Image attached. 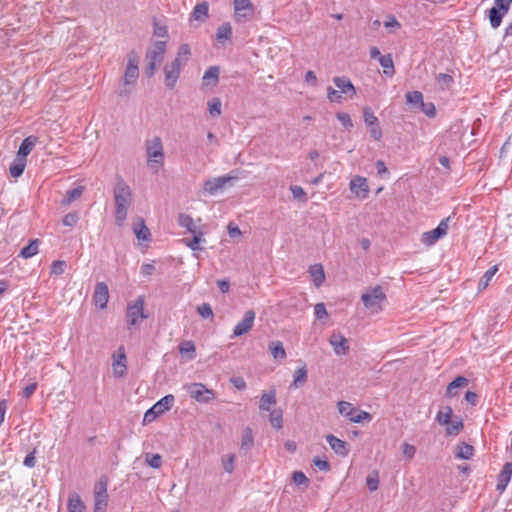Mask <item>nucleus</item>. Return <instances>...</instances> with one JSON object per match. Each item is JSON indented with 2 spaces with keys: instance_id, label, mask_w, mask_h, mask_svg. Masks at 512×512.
Masks as SVG:
<instances>
[{
  "instance_id": "obj_1",
  "label": "nucleus",
  "mask_w": 512,
  "mask_h": 512,
  "mask_svg": "<svg viewBox=\"0 0 512 512\" xmlns=\"http://www.w3.org/2000/svg\"><path fill=\"white\" fill-rule=\"evenodd\" d=\"M115 222L122 226L127 218L128 209L132 203V191L126 182L119 178L114 187Z\"/></svg>"
},
{
  "instance_id": "obj_2",
  "label": "nucleus",
  "mask_w": 512,
  "mask_h": 512,
  "mask_svg": "<svg viewBox=\"0 0 512 512\" xmlns=\"http://www.w3.org/2000/svg\"><path fill=\"white\" fill-rule=\"evenodd\" d=\"M138 63L139 58L137 54L135 52L129 53L124 77L117 91L119 96H128L131 93L132 87L139 77Z\"/></svg>"
},
{
  "instance_id": "obj_3",
  "label": "nucleus",
  "mask_w": 512,
  "mask_h": 512,
  "mask_svg": "<svg viewBox=\"0 0 512 512\" xmlns=\"http://www.w3.org/2000/svg\"><path fill=\"white\" fill-rule=\"evenodd\" d=\"M145 150L147 156V165L149 168L158 172L164 164L165 154L163 143L160 137L154 136L145 141Z\"/></svg>"
},
{
  "instance_id": "obj_4",
  "label": "nucleus",
  "mask_w": 512,
  "mask_h": 512,
  "mask_svg": "<svg viewBox=\"0 0 512 512\" xmlns=\"http://www.w3.org/2000/svg\"><path fill=\"white\" fill-rule=\"evenodd\" d=\"M237 170L231 171L227 175L210 178L204 182L203 185V193L209 195H215L218 191L222 190L227 184L232 183L233 181L239 179Z\"/></svg>"
},
{
  "instance_id": "obj_5",
  "label": "nucleus",
  "mask_w": 512,
  "mask_h": 512,
  "mask_svg": "<svg viewBox=\"0 0 512 512\" xmlns=\"http://www.w3.org/2000/svg\"><path fill=\"white\" fill-rule=\"evenodd\" d=\"M108 479L106 476L100 477L94 486V511L106 512L108 506Z\"/></svg>"
},
{
  "instance_id": "obj_6",
  "label": "nucleus",
  "mask_w": 512,
  "mask_h": 512,
  "mask_svg": "<svg viewBox=\"0 0 512 512\" xmlns=\"http://www.w3.org/2000/svg\"><path fill=\"white\" fill-rule=\"evenodd\" d=\"M386 299L382 288L375 286L374 288L362 294L361 300L364 306L371 312H379L381 310V303Z\"/></svg>"
},
{
  "instance_id": "obj_7",
  "label": "nucleus",
  "mask_w": 512,
  "mask_h": 512,
  "mask_svg": "<svg viewBox=\"0 0 512 512\" xmlns=\"http://www.w3.org/2000/svg\"><path fill=\"white\" fill-rule=\"evenodd\" d=\"M175 401L173 395L169 394L161 398L158 402H156L150 409H148L145 414L143 421L144 423H150L154 421L159 415L163 414L165 411L171 409Z\"/></svg>"
},
{
  "instance_id": "obj_8",
  "label": "nucleus",
  "mask_w": 512,
  "mask_h": 512,
  "mask_svg": "<svg viewBox=\"0 0 512 512\" xmlns=\"http://www.w3.org/2000/svg\"><path fill=\"white\" fill-rule=\"evenodd\" d=\"M450 219V216L444 218L435 229L424 232L421 236V242L426 246H432L439 239L443 238L448 232Z\"/></svg>"
},
{
  "instance_id": "obj_9",
  "label": "nucleus",
  "mask_w": 512,
  "mask_h": 512,
  "mask_svg": "<svg viewBox=\"0 0 512 512\" xmlns=\"http://www.w3.org/2000/svg\"><path fill=\"white\" fill-rule=\"evenodd\" d=\"M126 317L129 329L138 324L139 320L148 318V315L144 313V298L142 296L128 305Z\"/></svg>"
},
{
  "instance_id": "obj_10",
  "label": "nucleus",
  "mask_w": 512,
  "mask_h": 512,
  "mask_svg": "<svg viewBox=\"0 0 512 512\" xmlns=\"http://www.w3.org/2000/svg\"><path fill=\"white\" fill-rule=\"evenodd\" d=\"M234 20L244 23L252 19L254 7L250 0H234Z\"/></svg>"
},
{
  "instance_id": "obj_11",
  "label": "nucleus",
  "mask_w": 512,
  "mask_h": 512,
  "mask_svg": "<svg viewBox=\"0 0 512 512\" xmlns=\"http://www.w3.org/2000/svg\"><path fill=\"white\" fill-rule=\"evenodd\" d=\"M190 397L201 403H208L215 398L212 390L206 388L202 383H191L187 386Z\"/></svg>"
},
{
  "instance_id": "obj_12",
  "label": "nucleus",
  "mask_w": 512,
  "mask_h": 512,
  "mask_svg": "<svg viewBox=\"0 0 512 512\" xmlns=\"http://www.w3.org/2000/svg\"><path fill=\"white\" fill-rule=\"evenodd\" d=\"M183 67L178 60H173L164 66V83L167 88L173 89L176 86Z\"/></svg>"
},
{
  "instance_id": "obj_13",
  "label": "nucleus",
  "mask_w": 512,
  "mask_h": 512,
  "mask_svg": "<svg viewBox=\"0 0 512 512\" xmlns=\"http://www.w3.org/2000/svg\"><path fill=\"white\" fill-rule=\"evenodd\" d=\"M364 122L369 128L370 136L379 141L382 138V130L378 118L375 116L371 108L365 107L363 109Z\"/></svg>"
},
{
  "instance_id": "obj_14",
  "label": "nucleus",
  "mask_w": 512,
  "mask_h": 512,
  "mask_svg": "<svg viewBox=\"0 0 512 512\" xmlns=\"http://www.w3.org/2000/svg\"><path fill=\"white\" fill-rule=\"evenodd\" d=\"M167 43L166 41H156L146 52V60L160 64L166 53Z\"/></svg>"
},
{
  "instance_id": "obj_15",
  "label": "nucleus",
  "mask_w": 512,
  "mask_h": 512,
  "mask_svg": "<svg viewBox=\"0 0 512 512\" xmlns=\"http://www.w3.org/2000/svg\"><path fill=\"white\" fill-rule=\"evenodd\" d=\"M254 320L255 312L253 310H247L243 319L235 326L233 330V337H240L248 333L254 325Z\"/></svg>"
},
{
  "instance_id": "obj_16",
  "label": "nucleus",
  "mask_w": 512,
  "mask_h": 512,
  "mask_svg": "<svg viewBox=\"0 0 512 512\" xmlns=\"http://www.w3.org/2000/svg\"><path fill=\"white\" fill-rule=\"evenodd\" d=\"M108 300H109L108 286L104 282H98L95 286V291H94V295H93L94 304L98 308L104 309L107 307Z\"/></svg>"
},
{
  "instance_id": "obj_17",
  "label": "nucleus",
  "mask_w": 512,
  "mask_h": 512,
  "mask_svg": "<svg viewBox=\"0 0 512 512\" xmlns=\"http://www.w3.org/2000/svg\"><path fill=\"white\" fill-rule=\"evenodd\" d=\"M113 373L117 377H122L126 373V355L123 347H120L117 354L113 355Z\"/></svg>"
},
{
  "instance_id": "obj_18",
  "label": "nucleus",
  "mask_w": 512,
  "mask_h": 512,
  "mask_svg": "<svg viewBox=\"0 0 512 512\" xmlns=\"http://www.w3.org/2000/svg\"><path fill=\"white\" fill-rule=\"evenodd\" d=\"M350 190L352 193L356 194L361 198H366L369 193V187L367 184V179L361 176H355L350 181Z\"/></svg>"
},
{
  "instance_id": "obj_19",
  "label": "nucleus",
  "mask_w": 512,
  "mask_h": 512,
  "mask_svg": "<svg viewBox=\"0 0 512 512\" xmlns=\"http://www.w3.org/2000/svg\"><path fill=\"white\" fill-rule=\"evenodd\" d=\"M329 343L337 355H346L349 351L347 339L340 333H334L329 339Z\"/></svg>"
},
{
  "instance_id": "obj_20",
  "label": "nucleus",
  "mask_w": 512,
  "mask_h": 512,
  "mask_svg": "<svg viewBox=\"0 0 512 512\" xmlns=\"http://www.w3.org/2000/svg\"><path fill=\"white\" fill-rule=\"evenodd\" d=\"M326 440L329 443L331 449L339 456L345 457L349 453V445L337 438L336 436L330 434L326 436Z\"/></svg>"
},
{
  "instance_id": "obj_21",
  "label": "nucleus",
  "mask_w": 512,
  "mask_h": 512,
  "mask_svg": "<svg viewBox=\"0 0 512 512\" xmlns=\"http://www.w3.org/2000/svg\"><path fill=\"white\" fill-rule=\"evenodd\" d=\"M333 82L339 89V92L347 95L349 98H352L356 94V89L349 78L335 77Z\"/></svg>"
},
{
  "instance_id": "obj_22",
  "label": "nucleus",
  "mask_w": 512,
  "mask_h": 512,
  "mask_svg": "<svg viewBox=\"0 0 512 512\" xmlns=\"http://www.w3.org/2000/svg\"><path fill=\"white\" fill-rule=\"evenodd\" d=\"M219 74L220 69L218 66H211L209 67L203 77H202V84L206 87H214L217 85L219 80Z\"/></svg>"
},
{
  "instance_id": "obj_23",
  "label": "nucleus",
  "mask_w": 512,
  "mask_h": 512,
  "mask_svg": "<svg viewBox=\"0 0 512 512\" xmlns=\"http://www.w3.org/2000/svg\"><path fill=\"white\" fill-rule=\"evenodd\" d=\"M512 476V463L507 462L504 464L499 476H498V483H497V489L503 491L508 483L511 480Z\"/></svg>"
},
{
  "instance_id": "obj_24",
  "label": "nucleus",
  "mask_w": 512,
  "mask_h": 512,
  "mask_svg": "<svg viewBox=\"0 0 512 512\" xmlns=\"http://www.w3.org/2000/svg\"><path fill=\"white\" fill-rule=\"evenodd\" d=\"M133 231L140 241H148L150 240V230L145 225V222L142 218H138L137 221L133 224Z\"/></svg>"
},
{
  "instance_id": "obj_25",
  "label": "nucleus",
  "mask_w": 512,
  "mask_h": 512,
  "mask_svg": "<svg viewBox=\"0 0 512 512\" xmlns=\"http://www.w3.org/2000/svg\"><path fill=\"white\" fill-rule=\"evenodd\" d=\"M68 512H86V506L79 494L72 492L68 498Z\"/></svg>"
},
{
  "instance_id": "obj_26",
  "label": "nucleus",
  "mask_w": 512,
  "mask_h": 512,
  "mask_svg": "<svg viewBox=\"0 0 512 512\" xmlns=\"http://www.w3.org/2000/svg\"><path fill=\"white\" fill-rule=\"evenodd\" d=\"M37 142V138L34 136H29L25 138L20 144L19 150L17 152V157H22L26 159V157L31 153L35 144Z\"/></svg>"
},
{
  "instance_id": "obj_27",
  "label": "nucleus",
  "mask_w": 512,
  "mask_h": 512,
  "mask_svg": "<svg viewBox=\"0 0 512 512\" xmlns=\"http://www.w3.org/2000/svg\"><path fill=\"white\" fill-rule=\"evenodd\" d=\"M469 381L464 376H458L456 377L452 382H450L446 389V396L447 397H454L457 395L456 389L457 388H463L468 385Z\"/></svg>"
},
{
  "instance_id": "obj_28",
  "label": "nucleus",
  "mask_w": 512,
  "mask_h": 512,
  "mask_svg": "<svg viewBox=\"0 0 512 512\" xmlns=\"http://www.w3.org/2000/svg\"><path fill=\"white\" fill-rule=\"evenodd\" d=\"M232 37V27L229 22L221 24L216 31V40L224 44L226 41H230Z\"/></svg>"
},
{
  "instance_id": "obj_29",
  "label": "nucleus",
  "mask_w": 512,
  "mask_h": 512,
  "mask_svg": "<svg viewBox=\"0 0 512 512\" xmlns=\"http://www.w3.org/2000/svg\"><path fill=\"white\" fill-rule=\"evenodd\" d=\"M191 234L193 237L182 239L183 243L193 251L202 250L203 248L200 246V244L205 242V239L203 238V232L197 231L196 233Z\"/></svg>"
},
{
  "instance_id": "obj_30",
  "label": "nucleus",
  "mask_w": 512,
  "mask_h": 512,
  "mask_svg": "<svg viewBox=\"0 0 512 512\" xmlns=\"http://www.w3.org/2000/svg\"><path fill=\"white\" fill-rule=\"evenodd\" d=\"M276 404L275 390L264 392L261 396L259 409L261 411H270L272 405Z\"/></svg>"
},
{
  "instance_id": "obj_31",
  "label": "nucleus",
  "mask_w": 512,
  "mask_h": 512,
  "mask_svg": "<svg viewBox=\"0 0 512 512\" xmlns=\"http://www.w3.org/2000/svg\"><path fill=\"white\" fill-rule=\"evenodd\" d=\"M26 167V159L22 157H16V159L10 164L9 172L13 178L20 177Z\"/></svg>"
},
{
  "instance_id": "obj_32",
  "label": "nucleus",
  "mask_w": 512,
  "mask_h": 512,
  "mask_svg": "<svg viewBox=\"0 0 512 512\" xmlns=\"http://www.w3.org/2000/svg\"><path fill=\"white\" fill-rule=\"evenodd\" d=\"M309 273L313 279V282L316 287H320L324 280L325 274L321 264H314L309 268Z\"/></svg>"
},
{
  "instance_id": "obj_33",
  "label": "nucleus",
  "mask_w": 512,
  "mask_h": 512,
  "mask_svg": "<svg viewBox=\"0 0 512 512\" xmlns=\"http://www.w3.org/2000/svg\"><path fill=\"white\" fill-rule=\"evenodd\" d=\"M178 224L179 226L187 229V231H189L190 233H196L197 231H201L196 227L193 218L185 213L179 214Z\"/></svg>"
},
{
  "instance_id": "obj_34",
  "label": "nucleus",
  "mask_w": 512,
  "mask_h": 512,
  "mask_svg": "<svg viewBox=\"0 0 512 512\" xmlns=\"http://www.w3.org/2000/svg\"><path fill=\"white\" fill-rule=\"evenodd\" d=\"M497 271H498V266L494 265V266L490 267L484 273V275L481 277V279L478 282V291L479 292L485 290L489 286L490 281L492 280L494 275L497 273Z\"/></svg>"
},
{
  "instance_id": "obj_35",
  "label": "nucleus",
  "mask_w": 512,
  "mask_h": 512,
  "mask_svg": "<svg viewBox=\"0 0 512 512\" xmlns=\"http://www.w3.org/2000/svg\"><path fill=\"white\" fill-rule=\"evenodd\" d=\"M196 348L195 344L191 340H186L180 343L179 345V353L182 356H187L189 360H192L196 356Z\"/></svg>"
},
{
  "instance_id": "obj_36",
  "label": "nucleus",
  "mask_w": 512,
  "mask_h": 512,
  "mask_svg": "<svg viewBox=\"0 0 512 512\" xmlns=\"http://www.w3.org/2000/svg\"><path fill=\"white\" fill-rule=\"evenodd\" d=\"M209 5L206 1L198 3L192 12V17L197 21H204L208 17Z\"/></svg>"
},
{
  "instance_id": "obj_37",
  "label": "nucleus",
  "mask_w": 512,
  "mask_h": 512,
  "mask_svg": "<svg viewBox=\"0 0 512 512\" xmlns=\"http://www.w3.org/2000/svg\"><path fill=\"white\" fill-rule=\"evenodd\" d=\"M446 426V434L448 436H456L463 429V421L459 416H455L450 420V423Z\"/></svg>"
},
{
  "instance_id": "obj_38",
  "label": "nucleus",
  "mask_w": 512,
  "mask_h": 512,
  "mask_svg": "<svg viewBox=\"0 0 512 512\" xmlns=\"http://www.w3.org/2000/svg\"><path fill=\"white\" fill-rule=\"evenodd\" d=\"M307 369L305 366H302L301 368H298L295 370L293 374V382L291 384V387L293 388H299L304 385V383L307 381Z\"/></svg>"
},
{
  "instance_id": "obj_39",
  "label": "nucleus",
  "mask_w": 512,
  "mask_h": 512,
  "mask_svg": "<svg viewBox=\"0 0 512 512\" xmlns=\"http://www.w3.org/2000/svg\"><path fill=\"white\" fill-rule=\"evenodd\" d=\"M379 63L383 67V73L386 76L392 77L395 74L394 63L391 54L380 57Z\"/></svg>"
},
{
  "instance_id": "obj_40",
  "label": "nucleus",
  "mask_w": 512,
  "mask_h": 512,
  "mask_svg": "<svg viewBox=\"0 0 512 512\" xmlns=\"http://www.w3.org/2000/svg\"><path fill=\"white\" fill-rule=\"evenodd\" d=\"M253 445H254V437H253L252 429L250 427H246L242 432L240 448L242 450L248 451V450H251Z\"/></svg>"
},
{
  "instance_id": "obj_41",
  "label": "nucleus",
  "mask_w": 512,
  "mask_h": 512,
  "mask_svg": "<svg viewBox=\"0 0 512 512\" xmlns=\"http://www.w3.org/2000/svg\"><path fill=\"white\" fill-rule=\"evenodd\" d=\"M456 457L460 459L469 460L474 455V447L465 442L457 446Z\"/></svg>"
},
{
  "instance_id": "obj_42",
  "label": "nucleus",
  "mask_w": 512,
  "mask_h": 512,
  "mask_svg": "<svg viewBox=\"0 0 512 512\" xmlns=\"http://www.w3.org/2000/svg\"><path fill=\"white\" fill-rule=\"evenodd\" d=\"M506 13H504V11H502V9H500L499 7L497 6H493L490 10H489V19H490V23H491V26L493 28H497L500 26L501 22H502V18L503 16L505 15Z\"/></svg>"
},
{
  "instance_id": "obj_43",
  "label": "nucleus",
  "mask_w": 512,
  "mask_h": 512,
  "mask_svg": "<svg viewBox=\"0 0 512 512\" xmlns=\"http://www.w3.org/2000/svg\"><path fill=\"white\" fill-rule=\"evenodd\" d=\"M269 349L274 359L283 360L286 358V351L283 343L280 341H273L269 345Z\"/></svg>"
},
{
  "instance_id": "obj_44",
  "label": "nucleus",
  "mask_w": 512,
  "mask_h": 512,
  "mask_svg": "<svg viewBox=\"0 0 512 512\" xmlns=\"http://www.w3.org/2000/svg\"><path fill=\"white\" fill-rule=\"evenodd\" d=\"M452 415V408L450 406H444L438 411L436 420L440 425H448L452 419Z\"/></svg>"
},
{
  "instance_id": "obj_45",
  "label": "nucleus",
  "mask_w": 512,
  "mask_h": 512,
  "mask_svg": "<svg viewBox=\"0 0 512 512\" xmlns=\"http://www.w3.org/2000/svg\"><path fill=\"white\" fill-rule=\"evenodd\" d=\"M38 248H39V240L38 239L31 240L27 246H25L21 249L20 256H22L23 258H26V259L31 258L38 253Z\"/></svg>"
},
{
  "instance_id": "obj_46",
  "label": "nucleus",
  "mask_w": 512,
  "mask_h": 512,
  "mask_svg": "<svg viewBox=\"0 0 512 512\" xmlns=\"http://www.w3.org/2000/svg\"><path fill=\"white\" fill-rule=\"evenodd\" d=\"M190 55H191V50H190L189 45L188 44H181L179 49H178L177 56H176V58L174 60H178L180 64L185 66V64L187 63Z\"/></svg>"
},
{
  "instance_id": "obj_47",
  "label": "nucleus",
  "mask_w": 512,
  "mask_h": 512,
  "mask_svg": "<svg viewBox=\"0 0 512 512\" xmlns=\"http://www.w3.org/2000/svg\"><path fill=\"white\" fill-rule=\"evenodd\" d=\"M83 193V188L81 186H78L76 188H73L69 191H67L65 198L62 200L63 205H69L74 200L79 198Z\"/></svg>"
},
{
  "instance_id": "obj_48",
  "label": "nucleus",
  "mask_w": 512,
  "mask_h": 512,
  "mask_svg": "<svg viewBox=\"0 0 512 512\" xmlns=\"http://www.w3.org/2000/svg\"><path fill=\"white\" fill-rule=\"evenodd\" d=\"M338 411L341 415L347 417L349 420L352 414L356 413V409L352 406V404L346 401L338 402Z\"/></svg>"
},
{
  "instance_id": "obj_49",
  "label": "nucleus",
  "mask_w": 512,
  "mask_h": 512,
  "mask_svg": "<svg viewBox=\"0 0 512 512\" xmlns=\"http://www.w3.org/2000/svg\"><path fill=\"white\" fill-rule=\"evenodd\" d=\"M269 420L275 429H281L283 426V414L281 410H273L270 412Z\"/></svg>"
},
{
  "instance_id": "obj_50",
  "label": "nucleus",
  "mask_w": 512,
  "mask_h": 512,
  "mask_svg": "<svg viewBox=\"0 0 512 512\" xmlns=\"http://www.w3.org/2000/svg\"><path fill=\"white\" fill-rule=\"evenodd\" d=\"M406 102L408 104L421 106L423 104V102H424L423 101V94L420 91L408 92L406 94Z\"/></svg>"
},
{
  "instance_id": "obj_51",
  "label": "nucleus",
  "mask_w": 512,
  "mask_h": 512,
  "mask_svg": "<svg viewBox=\"0 0 512 512\" xmlns=\"http://www.w3.org/2000/svg\"><path fill=\"white\" fill-rule=\"evenodd\" d=\"M437 83L442 90L449 89L453 84V78L449 74L440 73L436 77Z\"/></svg>"
},
{
  "instance_id": "obj_52",
  "label": "nucleus",
  "mask_w": 512,
  "mask_h": 512,
  "mask_svg": "<svg viewBox=\"0 0 512 512\" xmlns=\"http://www.w3.org/2000/svg\"><path fill=\"white\" fill-rule=\"evenodd\" d=\"M221 101L219 98H213L208 102L209 113L212 117H217L221 114Z\"/></svg>"
},
{
  "instance_id": "obj_53",
  "label": "nucleus",
  "mask_w": 512,
  "mask_h": 512,
  "mask_svg": "<svg viewBox=\"0 0 512 512\" xmlns=\"http://www.w3.org/2000/svg\"><path fill=\"white\" fill-rule=\"evenodd\" d=\"M366 484L370 491H376L379 486V476L377 471H373L366 478Z\"/></svg>"
},
{
  "instance_id": "obj_54",
  "label": "nucleus",
  "mask_w": 512,
  "mask_h": 512,
  "mask_svg": "<svg viewBox=\"0 0 512 512\" xmlns=\"http://www.w3.org/2000/svg\"><path fill=\"white\" fill-rule=\"evenodd\" d=\"M235 455L234 454H228L222 457V465L223 469L227 473H232L234 470V463H235Z\"/></svg>"
},
{
  "instance_id": "obj_55",
  "label": "nucleus",
  "mask_w": 512,
  "mask_h": 512,
  "mask_svg": "<svg viewBox=\"0 0 512 512\" xmlns=\"http://www.w3.org/2000/svg\"><path fill=\"white\" fill-rule=\"evenodd\" d=\"M66 266V262L63 260L53 261L51 264L50 273L56 276L62 275L65 272Z\"/></svg>"
},
{
  "instance_id": "obj_56",
  "label": "nucleus",
  "mask_w": 512,
  "mask_h": 512,
  "mask_svg": "<svg viewBox=\"0 0 512 512\" xmlns=\"http://www.w3.org/2000/svg\"><path fill=\"white\" fill-rule=\"evenodd\" d=\"M146 463L151 468H159L162 465V457L159 454H146L145 457Z\"/></svg>"
},
{
  "instance_id": "obj_57",
  "label": "nucleus",
  "mask_w": 512,
  "mask_h": 512,
  "mask_svg": "<svg viewBox=\"0 0 512 512\" xmlns=\"http://www.w3.org/2000/svg\"><path fill=\"white\" fill-rule=\"evenodd\" d=\"M336 117L347 130H351L353 128V122L348 113L339 112Z\"/></svg>"
},
{
  "instance_id": "obj_58",
  "label": "nucleus",
  "mask_w": 512,
  "mask_h": 512,
  "mask_svg": "<svg viewBox=\"0 0 512 512\" xmlns=\"http://www.w3.org/2000/svg\"><path fill=\"white\" fill-rule=\"evenodd\" d=\"M420 107H421L422 112L427 117H429V118L435 117V115H436V108H435L434 103H432V102H429V103L423 102V104Z\"/></svg>"
},
{
  "instance_id": "obj_59",
  "label": "nucleus",
  "mask_w": 512,
  "mask_h": 512,
  "mask_svg": "<svg viewBox=\"0 0 512 512\" xmlns=\"http://www.w3.org/2000/svg\"><path fill=\"white\" fill-rule=\"evenodd\" d=\"M79 220V216L76 212H71L65 215L63 218V224L68 227H73Z\"/></svg>"
},
{
  "instance_id": "obj_60",
  "label": "nucleus",
  "mask_w": 512,
  "mask_h": 512,
  "mask_svg": "<svg viewBox=\"0 0 512 512\" xmlns=\"http://www.w3.org/2000/svg\"><path fill=\"white\" fill-rule=\"evenodd\" d=\"M314 313H315V317L318 320H322V319H324V318H326L328 316V313H327V310H326V307H325L324 303H317L314 306Z\"/></svg>"
},
{
  "instance_id": "obj_61",
  "label": "nucleus",
  "mask_w": 512,
  "mask_h": 512,
  "mask_svg": "<svg viewBox=\"0 0 512 512\" xmlns=\"http://www.w3.org/2000/svg\"><path fill=\"white\" fill-rule=\"evenodd\" d=\"M371 419V415L366 412V411H359L355 414H352L351 418H350V421L354 422V423H360L364 420H370Z\"/></svg>"
},
{
  "instance_id": "obj_62",
  "label": "nucleus",
  "mask_w": 512,
  "mask_h": 512,
  "mask_svg": "<svg viewBox=\"0 0 512 512\" xmlns=\"http://www.w3.org/2000/svg\"><path fill=\"white\" fill-rule=\"evenodd\" d=\"M293 482L296 485H307L309 480L303 472L296 471L293 473Z\"/></svg>"
},
{
  "instance_id": "obj_63",
  "label": "nucleus",
  "mask_w": 512,
  "mask_h": 512,
  "mask_svg": "<svg viewBox=\"0 0 512 512\" xmlns=\"http://www.w3.org/2000/svg\"><path fill=\"white\" fill-rule=\"evenodd\" d=\"M198 313L203 317V318H210L213 316V311H212V308L209 304L207 303H204L202 305H200L198 307Z\"/></svg>"
},
{
  "instance_id": "obj_64",
  "label": "nucleus",
  "mask_w": 512,
  "mask_h": 512,
  "mask_svg": "<svg viewBox=\"0 0 512 512\" xmlns=\"http://www.w3.org/2000/svg\"><path fill=\"white\" fill-rule=\"evenodd\" d=\"M327 97L331 102H341L342 95L339 91L333 89L332 87H328L327 89Z\"/></svg>"
}]
</instances>
